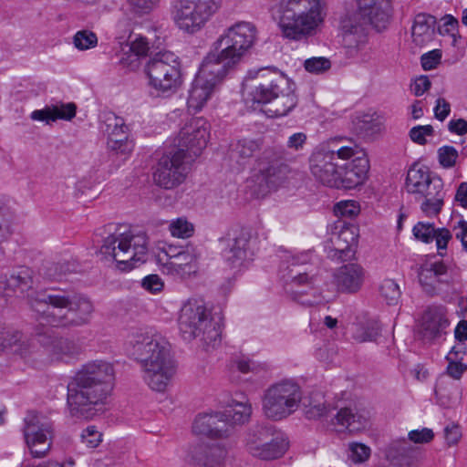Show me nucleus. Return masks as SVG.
<instances>
[{
	"instance_id": "1",
	"label": "nucleus",
	"mask_w": 467,
	"mask_h": 467,
	"mask_svg": "<svg viewBox=\"0 0 467 467\" xmlns=\"http://www.w3.org/2000/svg\"><path fill=\"white\" fill-rule=\"evenodd\" d=\"M115 379L113 366L103 360L84 364L67 384V405L77 419H92L106 402Z\"/></svg>"
},
{
	"instance_id": "2",
	"label": "nucleus",
	"mask_w": 467,
	"mask_h": 467,
	"mask_svg": "<svg viewBox=\"0 0 467 467\" xmlns=\"http://www.w3.org/2000/svg\"><path fill=\"white\" fill-rule=\"evenodd\" d=\"M130 344L145 384L153 391L165 392L177 371L169 343L151 329H140L132 334Z\"/></svg>"
},
{
	"instance_id": "3",
	"label": "nucleus",
	"mask_w": 467,
	"mask_h": 467,
	"mask_svg": "<svg viewBox=\"0 0 467 467\" xmlns=\"http://www.w3.org/2000/svg\"><path fill=\"white\" fill-rule=\"evenodd\" d=\"M148 237L144 233H133L127 225L114 226L98 252L101 260L116 263L122 271L131 270L146 262Z\"/></svg>"
},
{
	"instance_id": "4",
	"label": "nucleus",
	"mask_w": 467,
	"mask_h": 467,
	"mask_svg": "<svg viewBox=\"0 0 467 467\" xmlns=\"http://www.w3.org/2000/svg\"><path fill=\"white\" fill-rule=\"evenodd\" d=\"M179 329L185 340L199 337L207 346L215 347L221 341L222 327L211 317V312L202 302L189 300L179 316Z\"/></svg>"
},
{
	"instance_id": "5",
	"label": "nucleus",
	"mask_w": 467,
	"mask_h": 467,
	"mask_svg": "<svg viewBox=\"0 0 467 467\" xmlns=\"http://www.w3.org/2000/svg\"><path fill=\"white\" fill-rule=\"evenodd\" d=\"M280 29H317L327 16L326 0H280L278 5Z\"/></svg>"
},
{
	"instance_id": "6",
	"label": "nucleus",
	"mask_w": 467,
	"mask_h": 467,
	"mask_svg": "<svg viewBox=\"0 0 467 467\" xmlns=\"http://www.w3.org/2000/svg\"><path fill=\"white\" fill-rule=\"evenodd\" d=\"M409 193L420 202V211L427 217H436L444 204L445 191L439 177H431L426 168H411L406 178Z\"/></svg>"
},
{
	"instance_id": "7",
	"label": "nucleus",
	"mask_w": 467,
	"mask_h": 467,
	"mask_svg": "<svg viewBox=\"0 0 467 467\" xmlns=\"http://www.w3.org/2000/svg\"><path fill=\"white\" fill-rule=\"evenodd\" d=\"M149 86L158 97L174 95L182 85V64L179 57L171 51L159 52L146 65Z\"/></svg>"
},
{
	"instance_id": "8",
	"label": "nucleus",
	"mask_w": 467,
	"mask_h": 467,
	"mask_svg": "<svg viewBox=\"0 0 467 467\" xmlns=\"http://www.w3.org/2000/svg\"><path fill=\"white\" fill-rule=\"evenodd\" d=\"M244 447L252 456L271 461L282 457L286 452L289 441L275 425L258 423L247 430Z\"/></svg>"
},
{
	"instance_id": "9",
	"label": "nucleus",
	"mask_w": 467,
	"mask_h": 467,
	"mask_svg": "<svg viewBox=\"0 0 467 467\" xmlns=\"http://www.w3.org/2000/svg\"><path fill=\"white\" fill-rule=\"evenodd\" d=\"M358 145L349 140L348 145H331L315 150L309 159L312 175L325 185L338 188L340 184L339 165L336 159L348 160L357 152Z\"/></svg>"
},
{
	"instance_id": "10",
	"label": "nucleus",
	"mask_w": 467,
	"mask_h": 467,
	"mask_svg": "<svg viewBox=\"0 0 467 467\" xmlns=\"http://www.w3.org/2000/svg\"><path fill=\"white\" fill-rule=\"evenodd\" d=\"M302 392L293 380H282L270 386L264 394L262 409L272 420H281L292 415L299 407Z\"/></svg>"
},
{
	"instance_id": "11",
	"label": "nucleus",
	"mask_w": 467,
	"mask_h": 467,
	"mask_svg": "<svg viewBox=\"0 0 467 467\" xmlns=\"http://www.w3.org/2000/svg\"><path fill=\"white\" fill-rule=\"evenodd\" d=\"M254 42L252 31H227L213 44L218 53L211 52L206 57H213L212 63L222 67V70L228 74L241 62Z\"/></svg>"
},
{
	"instance_id": "12",
	"label": "nucleus",
	"mask_w": 467,
	"mask_h": 467,
	"mask_svg": "<svg viewBox=\"0 0 467 467\" xmlns=\"http://www.w3.org/2000/svg\"><path fill=\"white\" fill-rule=\"evenodd\" d=\"M213 57H205L189 90L187 104L195 112L200 111L222 84L227 73L212 63Z\"/></svg>"
},
{
	"instance_id": "13",
	"label": "nucleus",
	"mask_w": 467,
	"mask_h": 467,
	"mask_svg": "<svg viewBox=\"0 0 467 467\" xmlns=\"http://www.w3.org/2000/svg\"><path fill=\"white\" fill-rule=\"evenodd\" d=\"M221 0H175L172 18L180 29L201 28L217 12Z\"/></svg>"
},
{
	"instance_id": "14",
	"label": "nucleus",
	"mask_w": 467,
	"mask_h": 467,
	"mask_svg": "<svg viewBox=\"0 0 467 467\" xmlns=\"http://www.w3.org/2000/svg\"><path fill=\"white\" fill-rule=\"evenodd\" d=\"M28 296L31 308L39 315L42 321L53 327H70L68 318L69 295L36 292Z\"/></svg>"
},
{
	"instance_id": "15",
	"label": "nucleus",
	"mask_w": 467,
	"mask_h": 467,
	"mask_svg": "<svg viewBox=\"0 0 467 467\" xmlns=\"http://www.w3.org/2000/svg\"><path fill=\"white\" fill-rule=\"evenodd\" d=\"M24 420V436L32 456L34 458L45 457L52 445L53 423L34 411L28 412Z\"/></svg>"
},
{
	"instance_id": "16",
	"label": "nucleus",
	"mask_w": 467,
	"mask_h": 467,
	"mask_svg": "<svg viewBox=\"0 0 467 467\" xmlns=\"http://www.w3.org/2000/svg\"><path fill=\"white\" fill-rule=\"evenodd\" d=\"M189 159L183 149H177L164 154L158 161L153 173L154 182L170 190L184 182L188 173L186 160Z\"/></svg>"
},
{
	"instance_id": "17",
	"label": "nucleus",
	"mask_w": 467,
	"mask_h": 467,
	"mask_svg": "<svg viewBox=\"0 0 467 467\" xmlns=\"http://www.w3.org/2000/svg\"><path fill=\"white\" fill-rule=\"evenodd\" d=\"M287 84L288 78L276 69H260L254 85L244 90L245 100L253 104H270Z\"/></svg>"
},
{
	"instance_id": "18",
	"label": "nucleus",
	"mask_w": 467,
	"mask_h": 467,
	"mask_svg": "<svg viewBox=\"0 0 467 467\" xmlns=\"http://www.w3.org/2000/svg\"><path fill=\"white\" fill-rule=\"evenodd\" d=\"M358 236L359 229L356 224L337 220L327 244L328 257L342 261L350 259L355 254Z\"/></svg>"
},
{
	"instance_id": "19",
	"label": "nucleus",
	"mask_w": 467,
	"mask_h": 467,
	"mask_svg": "<svg viewBox=\"0 0 467 467\" xmlns=\"http://www.w3.org/2000/svg\"><path fill=\"white\" fill-rule=\"evenodd\" d=\"M209 139V124L202 118L192 119L179 132L178 149H183L189 159L197 157L206 147Z\"/></svg>"
},
{
	"instance_id": "20",
	"label": "nucleus",
	"mask_w": 467,
	"mask_h": 467,
	"mask_svg": "<svg viewBox=\"0 0 467 467\" xmlns=\"http://www.w3.org/2000/svg\"><path fill=\"white\" fill-rule=\"evenodd\" d=\"M459 270L442 261L426 262L418 271V278L423 290L434 295L441 284H451L459 279Z\"/></svg>"
},
{
	"instance_id": "21",
	"label": "nucleus",
	"mask_w": 467,
	"mask_h": 467,
	"mask_svg": "<svg viewBox=\"0 0 467 467\" xmlns=\"http://www.w3.org/2000/svg\"><path fill=\"white\" fill-rule=\"evenodd\" d=\"M256 244V234L252 229L242 228L228 244L224 250V258L231 267H241L253 260Z\"/></svg>"
},
{
	"instance_id": "22",
	"label": "nucleus",
	"mask_w": 467,
	"mask_h": 467,
	"mask_svg": "<svg viewBox=\"0 0 467 467\" xmlns=\"http://www.w3.org/2000/svg\"><path fill=\"white\" fill-rule=\"evenodd\" d=\"M282 278L285 281V290L293 300L298 301L304 306H313L318 303L317 300L304 299L303 295L306 293L302 286L312 288L315 283L314 276H309L304 266L298 265L293 259L285 268L281 270Z\"/></svg>"
},
{
	"instance_id": "23",
	"label": "nucleus",
	"mask_w": 467,
	"mask_h": 467,
	"mask_svg": "<svg viewBox=\"0 0 467 467\" xmlns=\"http://www.w3.org/2000/svg\"><path fill=\"white\" fill-rule=\"evenodd\" d=\"M192 430L198 434L221 439L228 437L232 433L233 427L227 413L215 411L199 415L193 422Z\"/></svg>"
},
{
	"instance_id": "24",
	"label": "nucleus",
	"mask_w": 467,
	"mask_h": 467,
	"mask_svg": "<svg viewBox=\"0 0 467 467\" xmlns=\"http://www.w3.org/2000/svg\"><path fill=\"white\" fill-rule=\"evenodd\" d=\"M355 157L344 167L339 166L340 184L338 188L353 189L361 185L368 177L369 171V161L365 152L358 146Z\"/></svg>"
},
{
	"instance_id": "25",
	"label": "nucleus",
	"mask_w": 467,
	"mask_h": 467,
	"mask_svg": "<svg viewBox=\"0 0 467 467\" xmlns=\"http://www.w3.org/2000/svg\"><path fill=\"white\" fill-rule=\"evenodd\" d=\"M448 326L447 308L443 306H432L421 317L420 333L423 340L432 342L446 333Z\"/></svg>"
},
{
	"instance_id": "26",
	"label": "nucleus",
	"mask_w": 467,
	"mask_h": 467,
	"mask_svg": "<svg viewBox=\"0 0 467 467\" xmlns=\"http://www.w3.org/2000/svg\"><path fill=\"white\" fill-rule=\"evenodd\" d=\"M49 329L36 332L38 342L46 348L51 360H64L79 353V347L73 340L55 337Z\"/></svg>"
},
{
	"instance_id": "27",
	"label": "nucleus",
	"mask_w": 467,
	"mask_h": 467,
	"mask_svg": "<svg viewBox=\"0 0 467 467\" xmlns=\"http://www.w3.org/2000/svg\"><path fill=\"white\" fill-rule=\"evenodd\" d=\"M365 271L359 265L348 264L339 267L334 274L337 290L342 293L354 294L362 286Z\"/></svg>"
},
{
	"instance_id": "28",
	"label": "nucleus",
	"mask_w": 467,
	"mask_h": 467,
	"mask_svg": "<svg viewBox=\"0 0 467 467\" xmlns=\"http://www.w3.org/2000/svg\"><path fill=\"white\" fill-rule=\"evenodd\" d=\"M197 271V256L194 253L182 251L171 256L162 267V272L174 277L186 278Z\"/></svg>"
},
{
	"instance_id": "29",
	"label": "nucleus",
	"mask_w": 467,
	"mask_h": 467,
	"mask_svg": "<svg viewBox=\"0 0 467 467\" xmlns=\"http://www.w3.org/2000/svg\"><path fill=\"white\" fill-rule=\"evenodd\" d=\"M283 153L275 149H267L258 161V171L265 182L272 183L285 171Z\"/></svg>"
},
{
	"instance_id": "30",
	"label": "nucleus",
	"mask_w": 467,
	"mask_h": 467,
	"mask_svg": "<svg viewBox=\"0 0 467 467\" xmlns=\"http://www.w3.org/2000/svg\"><path fill=\"white\" fill-rule=\"evenodd\" d=\"M361 13L368 17L371 25L379 28V23H384L391 15L390 0H357Z\"/></svg>"
},
{
	"instance_id": "31",
	"label": "nucleus",
	"mask_w": 467,
	"mask_h": 467,
	"mask_svg": "<svg viewBox=\"0 0 467 467\" xmlns=\"http://www.w3.org/2000/svg\"><path fill=\"white\" fill-rule=\"evenodd\" d=\"M68 318L69 326L81 327L88 324L93 313V305L91 301L81 295L69 296Z\"/></svg>"
},
{
	"instance_id": "32",
	"label": "nucleus",
	"mask_w": 467,
	"mask_h": 467,
	"mask_svg": "<svg viewBox=\"0 0 467 467\" xmlns=\"http://www.w3.org/2000/svg\"><path fill=\"white\" fill-rule=\"evenodd\" d=\"M76 105L74 103L56 104L47 106L42 109H36L30 114L33 120L44 121L47 124L57 119L70 120L76 115Z\"/></svg>"
},
{
	"instance_id": "33",
	"label": "nucleus",
	"mask_w": 467,
	"mask_h": 467,
	"mask_svg": "<svg viewBox=\"0 0 467 467\" xmlns=\"http://www.w3.org/2000/svg\"><path fill=\"white\" fill-rule=\"evenodd\" d=\"M278 93L279 94L275 96L267 109V112L272 118L286 116L297 105V97L295 94L293 84L289 79L285 90L283 89L282 92Z\"/></svg>"
},
{
	"instance_id": "34",
	"label": "nucleus",
	"mask_w": 467,
	"mask_h": 467,
	"mask_svg": "<svg viewBox=\"0 0 467 467\" xmlns=\"http://www.w3.org/2000/svg\"><path fill=\"white\" fill-rule=\"evenodd\" d=\"M353 123L357 133L364 137L379 134L385 129L384 119L377 113H365L357 116Z\"/></svg>"
},
{
	"instance_id": "35",
	"label": "nucleus",
	"mask_w": 467,
	"mask_h": 467,
	"mask_svg": "<svg viewBox=\"0 0 467 467\" xmlns=\"http://www.w3.org/2000/svg\"><path fill=\"white\" fill-rule=\"evenodd\" d=\"M225 450L219 446L198 445L192 451V459L200 467H213L225 456Z\"/></svg>"
},
{
	"instance_id": "36",
	"label": "nucleus",
	"mask_w": 467,
	"mask_h": 467,
	"mask_svg": "<svg viewBox=\"0 0 467 467\" xmlns=\"http://www.w3.org/2000/svg\"><path fill=\"white\" fill-rule=\"evenodd\" d=\"M335 422L341 427L346 429L349 432H358L364 430L368 426V419L362 415L353 413L351 409L343 408L340 409L335 416Z\"/></svg>"
},
{
	"instance_id": "37",
	"label": "nucleus",
	"mask_w": 467,
	"mask_h": 467,
	"mask_svg": "<svg viewBox=\"0 0 467 467\" xmlns=\"http://www.w3.org/2000/svg\"><path fill=\"white\" fill-rule=\"evenodd\" d=\"M441 29V27H457L459 21L451 15H445L438 24L437 19L426 13H420L414 17L413 26L411 29Z\"/></svg>"
},
{
	"instance_id": "38",
	"label": "nucleus",
	"mask_w": 467,
	"mask_h": 467,
	"mask_svg": "<svg viewBox=\"0 0 467 467\" xmlns=\"http://www.w3.org/2000/svg\"><path fill=\"white\" fill-rule=\"evenodd\" d=\"M224 413H227V418L234 428L235 424H244L249 420L252 414V407L248 401L233 400L224 410Z\"/></svg>"
},
{
	"instance_id": "39",
	"label": "nucleus",
	"mask_w": 467,
	"mask_h": 467,
	"mask_svg": "<svg viewBox=\"0 0 467 467\" xmlns=\"http://www.w3.org/2000/svg\"><path fill=\"white\" fill-rule=\"evenodd\" d=\"M379 327L375 321L359 322L353 325L352 337L358 342L375 341L379 336Z\"/></svg>"
},
{
	"instance_id": "40",
	"label": "nucleus",
	"mask_w": 467,
	"mask_h": 467,
	"mask_svg": "<svg viewBox=\"0 0 467 467\" xmlns=\"http://www.w3.org/2000/svg\"><path fill=\"white\" fill-rule=\"evenodd\" d=\"M261 144L262 143L259 140H240L233 149V154L242 160L249 159L261 149Z\"/></svg>"
},
{
	"instance_id": "41",
	"label": "nucleus",
	"mask_w": 467,
	"mask_h": 467,
	"mask_svg": "<svg viewBox=\"0 0 467 467\" xmlns=\"http://www.w3.org/2000/svg\"><path fill=\"white\" fill-rule=\"evenodd\" d=\"M379 291L388 305H397L401 295L399 285L392 279L383 280Z\"/></svg>"
},
{
	"instance_id": "42",
	"label": "nucleus",
	"mask_w": 467,
	"mask_h": 467,
	"mask_svg": "<svg viewBox=\"0 0 467 467\" xmlns=\"http://www.w3.org/2000/svg\"><path fill=\"white\" fill-rule=\"evenodd\" d=\"M70 272V265L67 262H47L42 267L43 275L50 280H58Z\"/></svg>"
},
{
	"instance_id": "43",
	"label": "nucleus",
	"mask_w": 467,
	"mask_h": 467,
	"mask_svg": "<svg viewBox=\"0 0 467 467\" xmlns=\"http://www.w3.org/2000/svg\"><path fill=\"white\" fill-rule=\"evenodd\" d=\"M340 36L343 46L348 49L358 48L368 41L365 31H342Z\"/></svg>"
},
{
	"instance_id": "44",
	"label": "nucleus",
	"mask_w": 467,
	"mask_h": 467,
	"mask_svg": "<svg viewBox=\"0 0 467 467\" xmlns=\"http://www.w3.org/2000/svg\"><path fill=\"white\" fill-rule=\"evenodd\" d=\"M130 51L137 57H144L150 50V40L140 34H130L128 37Z\"/></svg>"
},
{
	"instance_id": "45",
	"label": "nucleus",
	"mask_w": 467,
	"mask_h": 467,
	"mask_svg": "<svg viewBox=\"0 0 467 467\" xmlns=\"http://www.w3.org/2000/svg\"><path fill=\"white\" fill-rule=\"evenodd\" d=\"M169 230L174 237L189 238L193 234L194 227L185 218H178L170 223Z\"/></svg>"
},
{
	"instance_id": "46",
	"label": "nucleus",
	"mask_w": 467,
	"mask_h": 467,
	"mask_svg": "<svg viewBox=\"0 0 467 467\" xmlns=\"http://www.w3.org/2000/svg\"><path fill=\"white\" fill-rule=\"evenodd\" d=\"M438 161L441 167L451 169L456 165L459 157L458 150L450 145H445L438 149Z\"/></svg>"
},
{
	"instance_id": "47",
	"label": "nucleus",
	"mask_w": 467,
	"mask_h": 467,
	"mask_svg": "<svg viewBox=\"0 0 467 467\" xmlns=\"http://www.w3.org/2000/svg\"><path fill=\"white\" fill-rule=\"evenodd\" d=\"M73 43L78 49L87 50L97 46L98 37L93 31H77Z\"/></svg>"
},
{
	"instance_id": "48",
	"label": "nucleus",
	"mask_w": 467,
	"mask_h": 467,
	"mask_svg": "<svg viewBox=\"0 0 467 467\" xmlns=\"http://www.w3.org/2000/svg\"><path fill=\"white\" fill-rule=\"evenodd\" d=\"M436 230L433 223L419 222L412 232L418 240L429 244L434 240Z\"/></svg>"
},
{
	"instance_id": "49",
	"label": "nucleus",
	"mask_w": 467,
	"mask_h": 467,
	"mask_svg": "<svg viewBox=\"0 0 467 467\" xmlns=\"http://www.w3.org/2000/svg\"><path fill=\"white\" fill-rule=\"evenodd\" d=\"M304 67L309 73L322 74L331 67V63L324 57H311L305 61Z\"/></svg>"
},
{
	"instance_id": "50",
	"label": "nucleus",
	"mask_w": 467,
	"mask_h": 467,
	"mask_svg": "<svg viewBox=\"0 0 467 467\" xmlns=\"http://www.w3.org/2000/svg\"><path fill=\"white\" fill-rule=\"evenodd\" d=\"M337 216L351 218L359 213V206L355 201H342L334 206Z\"/></svg>"
},
{
	"instance_id": "51",
	"label": "nucleus",
	"mask_w": 467,
	"mask_h": 467,
	"mask_svg": "<svg viewBox=\"0 0 467 467\" xmlns=\"http://www.w3.org/2000/svg\"><path fill=\"white\" fill-rule=\"evenodd\" d=\"M102 441V434L95 426H88L81 433V442L88 448L93 449L99 445Z\"/></svg>"
},
{
	"instance_id": "52",
	"label": "nucleus",
	"mask_w": 467,
	"mask_h": 467,
	"mask_svg": "<svg viewBox=\"0 0 467 467\" xmlns=\"http://www.w3.org/2000/svg\"><path fill=\"white\" fill-rule=\"evenodd\" d=\"M434 130L431 125L416 126L410 130V138L413 142L424 145L427 136H432Z\"/></svg>"
},
{
	"instance_id": "53",
	"label": "nucleus",
	"mask_w": 467,
	"mask_h": 467,
	"mask_svg": "<svg viewBox=\"0 0 467 467\" xmlns=\"http://www.w3.org/2000/svg\"><path fill=\"white\" fill-rule=\"evenodd\" d=\"M350 459L355 463L366 462L370 456V448L363 443H352L349 446Z\"/></svg>"
},
{
	"instance_id": "54",
	"label": "nucleus",
	"mask_w": 467,
	"mask_h": 467,
	"mask_svg": "<svg viewBox=\"0 0 467 467\" xmlns=\"http://www.w3.org/2000/svg\"><path fill=\"white\" fill-rule=\"evenodd\" d=\"M128 127L125 125L124 119L114 114L109 115L106 119V131L108 135H111L112 132H128Z\"/></svg>"
},
{
	"instance_id": "55",
	"label": "nucleus",
	"mask_w": 467,
	"mask_h": 467,
	"mask_svg": "<svg viewBox=\"0 0 467 467\" xmlns=\"http://www.w3.org/2000/svg\"><path fill=\"white\" fill-rule=\"evenodd\" d=\"M328 408L321 400H311L306 409V415L308 419H317L327 415Z\"/></svg>"
},
{
	"instance_id": "56",
	"label": "nucleus",
	"mask_w": 467,
	"mask_h": 467,
	"mask_svg": "<svg viewBox=\"0 0 467 467\" xmlns=\"http://www.w3.org/2000/svg\"><path fill=\"white\" fill-rule=\"evenodd\" d=\"M446 357L448 360L447 373L454 379H459L467 369V365L462 360H456V358Z\"/></svg>"
},
{
	"instance_id": "57",
	"label": "nucleus",
	"mask_w": 467,
	"mask_h": 467,
	"mask_svg": "<svg viewBox=\"0 0 467 467\" xmlns=\"http://www.w3.org/2000/svg\"><path fill=\"white\" fill-rule=\"evenodd\" d=\"M441 53L439 49H434L425 53L420 57L421 67L424 70H431L441 62Z\"/></svg>"
},
{
	"instance_id": "58",
	"label": "nucleus",
	"mask_w": 467,
	"mask_h": 467,
	"mask_svg": "<svg viewBox=\"0 0 467 467\" xmlns=\"http://www.w3.org/2000/svg\"><path fill=\"white\" fill-rule=\"evenodd\" d=\"M108 147L110 150L115 151L117 154L128 155L133 149L132 141L129 140H108Z\"/></svg>"
},
{
	"instance_id": "59",
	"label": "nucleus",
	"mask_w": 467,
	"mask_h": 467,
	"mask_svg": "<svg viewBox=\"0 0 467 467\" xmlns=\"http://www.w3.org/2000/svg\"><path fill=\"white\" fill-rule=\"evenodd\" d=\"M434 437L432 430L423 428L421 430H414L409 432V440L414 443H427Z\"/></svg>"
},
{
	"instance_id": "60",
	"label": "nucleus",
	"mask_w": 467,
	"mask_h": 467,
	"mask_svg": "<svg viewBox=\"0 0 467 467\" xmlns=\"http://www.w3.org/2000/svg\"><path fill=\"white\" fill-rule=\"evenodd\" d=\"M160 0H129L130 5L137 13L148 14L154 9Z\"/></svg>"
},
{
	"instance_id": "61",
	"label": "nucleus",
	"mask_w": 467,
	"mask_h": 467,
	"mask_svg": "<svg viewBox=\"0 0 467 467\" xmlns=\"http://www.w3.org/2000/svg\"><path fill=\"white\" fill-rule=\"evenodd\" d=\"M307 136L304 132H296L292 134L287 141L286 147L291 150H301L306 143Z\"/></svg>"
},
{
	"instance_id": "62",
	"label": "nucleus",
	"mask_w": 467,
	"mask_h": 467,
	"mask_svg": "<svg viewBox=\"0 0 467 467\" xmlns=\"http://www.w3.org/2000/svg\"><path fill=\"white\" fill-rule=\"evenodd\" d=\"M452 234L447 228H437L434 240L439 251L446 250L448 243L451 240Z\"/></svg>"
},
{
	"instance_id": "63",
	"label": "nucleus",
	"mask_w": 467,
	"mask_h": 467,
	"mask_svg": "<svg viewBox=\"0 0 467 467\" xmlns=\"http://www.w3.org/2000/svg\"><path fill=\"white\" fill-rule=\"evenodd\" d=\"M24 274V272H19L17 275H12L7 280V285L24 292L25 287L29 286L28 277Z\"/></svg>"
},
{
	"instance_id": "64",
	"label": "nucleus",
	"mask_w": 467,
	"mask_h": 467,
	"mask_svg": "<svg viewBox=\"0 0 467 467\" xmlns=\"http://www.w3.org/2000/svg\"><path fill=\"white\" fill-rule=\"evenodd\" d=\"M435 118L441 121H443L451 112V106L443 98H439L436 100V106L434 107Z\"/></svg>"
}]
</instances>
